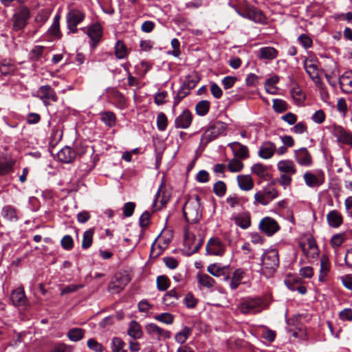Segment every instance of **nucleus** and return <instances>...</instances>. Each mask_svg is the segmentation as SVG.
<instances>
[{
  "mask_svg": "<svg viewBox=\"0 0 352 352\" xmlns=\"http://www.w3.org/2000/svg\"><path fill=\"white\" fill-rule=\"evenodd\" d=\"M263 301L260 297H247L243 299L238 309L243 314H256L263 309Z\"/></svg>",
  "mask_w": 352,
  "mask_h": 352,
  "instance_id": "f257e3e1",
  "label": "nucleus"
},
{
  "mask_svg": "<svg viewBox=\"0 0 352 352\" xmlns=\"http://www.w3.org/2000/svg\"><path fill=\"white\" fill-rule=\"evenodd\" d=\"M262 270L265 273L270 274L274 273L279 265L278 253L276 250H270L265 252L262 256Z\"/></svg>",
  "mask_w": 352,
  "mask_h": 352,
  "instance_id": "f03ea898",
  "label": "nucleus"
},
{
  "mask_svg": "<svg viewBox=\"0 0 352 352\" xmlns=\"http://www.w3.org/2000/svg\"><path fill=\"white\" fill-rule=\"evenodd\" d=\"M183 213L186 221L188 223H196L200 219L201 215L199 212L198 196H197L195 200H188L186 202L183 208Z\"/></svg>",
  "mask_w": 352,
  "mask_h": 352,
  "instance_id": "7ed1b4c3",
  "label": "nucleus"
},
{
  "mask_svg": "<svg viewBox=\"0 0 352 352\" xmlns=\"http://www.w3.org/2000/svg\"><path fill=\"white\" fill-rule=\"evenodd\" d=\"M225 129L226 127L223 122L219 121L214 122L202 134L201 143L207 144L210 142L215 140Z\"/></svg>",
  "mask_w": 352,
  "mask_h": 352,
  "instance_id": "20e7f679",
  "label": "nucleus"
},
{
  "mask_svg": "<svg viewBox=\"0 0 352 352\" xmlns=\"http://www.w3.org/2000/svg\"><path fill=\"white\" fill-rule=\"evenodd\" d=\"M278 197V192L271 185L265 187L262 190L256 192L254 195L255 201L261 205H267L272 199Z\"/></svg>",
  "mask_w": 352,
  "mask_h": 352,
  "instance_id": "39448f33",
  "label": "nucleus"
},
{
  "mask_svg": "<svg viewBox=\"0 0 352 352\" xmlns=\"http://www.w3.org/2000/svg\"><path fill=\"white\" fill-rule=\"evenodd\" d=\"M236 12L241 16L249 19L256 23H264L266 20L263 12L253 6H248L244 10H237Z\"/></svg>",
  "mask_w": 352,
  "mask_h": 352,
  "instance_id": "423d86ee",
  "label": "nucleus"
},
{
  "mask_svg": "<svg viewBox=\"0 0 352 352\" xmlns=\"http://www.w3.org/2000/svg\"><path fill=\"white\" fill-rule=\"evenodd\" d=\"M204 239L200 236L197 237L191 233H186L184 245L187 248V254L191 255L196 253L201 247Z\"/></svg>",
  "mask_w": 352,
  "mask_h": 352,
  "instance_id": "0eeeda50",
  "label": "nucleus"
},
{
  "mask_svg": "<svg viewBox=\"0 0 352 352\" xmlns=\"http://www.w3.org/2000/svg\"><path fill=\"white\" fill-rule=\"evenodd\" d=\"M306 185L311 188L318 187L324 182V174L322 170H317L315 172L307 171L303 175Z\"/></svg>",
  "mask_w": 352,
  "mask_h": 352,
  "instance_id": "6e6552de",
  "label": "nucleus"
},
{
  "mask_svg": "<svg viewBox=\"0 0 352 352\" xmlns=\"http://www.w3.org/2000/svg\"><path fill=\"white\" fill-rule=\"evenodd\" d=\"M37 94L45 106L50 105L52 102H55L58 100V96L55 91L50 85L40 87Z\"/></svg>",
  "mask_w": 352,
  "mask_h": 352,
  "instance_id": "1a4fd4ad",
  "label": "nucleus"
},
{
  "mask_svg": "<svg viewBox=\"0 0 352 352\" xmlns=\"http://www.w3.org/2000/svg\"><path fill=\"white\" fill-rule=\"evenodd\" d=\"M338 143L352 147V133L341 126H334L332 131Z\"/></svg>",
  "mask_w": 352,
  "mask_h": 352,
  "instance_id": "9d476101",
  "label": "nucleus"
},
{
  "mask_svg": "<svg viewBox=\"0 0 352 352\" xmlns=\"http://www.w3.org/2000/svg\"><path fill=\"white\" fill-rule=\"evenodd\" d=\"M207 271L214 276L222 277L225 282L230 279V265L221 266L219 264L214 263L208 266Z\"/></svg>",
  "mask_w": 352,
  "mask_h": 352,
  "instance_id": "9b49d317",
  "label": "nucleus"
},
{
  "mask_svg": "<svg viewBox=\"0 0 352 352\" xmlns=\"http://www.w3.org/2000/svg\"><path fill=\"white\" fill-rule=\"evenodd\" d=\"M294 159L302 166L310 167L313 164L312 155L305 147L294 151Z\"/></svg>",
  "mask_w": 352,
  "mask_h": 352,
  "instance_id": "f8f14e48",
  "label": "nucleus"
},
{
  "mask_svg": "<svg viewBox=\"0 0 352 352\" xmlns=\"http://www.w3.org/2000/svg\"><path fill=\"white\" fill-rule=\"evenodd\" d=\"M30 16V10L27 7L21 8L13 16L14 30H22L26 25Z\"/></svg>",
  "mask_w": 352,
  "mask_h": 352,
  "instance_id": "ddd939ff",
  "label": "nucleus"
},
{
  "mask_svg": "<svg viewBox=\"0 0 352 352\" xmlns=\"http://www.w3.org/2000/svg\"><path fill=\"white\" fill-rule=\"evenodd\" d=\"M208 254L222 256L226 251V246L218 238H211L206 247Z\"/></svg>",
  "mask_w": 352,
  "mask_h": 352,
  "instance_id": "4468645a",
  "label": "nucleus"
},
{
  "mask_svg": "<svg viewBox=\"0 0 352 352\" xmlns=\"http://www.w3.org/2000/svg\"><path fill=\"white\" fill-rule=\"evenodd\" d=\"M258 227L261 231L268 236L273 235L280 229L277 221L270 217L262 219L259 223Z\"/></svg>",
  "mask_w": 352,
  "mask_h": 352,
  "instance_id": "2eb2a0df",
  "label": "nucleus"
},
{
  "mask_svg": "<svg viewBox=\"0 0 352 352\" xmlns=\"http://www.w3.org/2000/svg\"><path fill=\"white\" fill-rule=\"evenodd\" d=\"M197 82V80H188L183 84V85L180 87L177 94L174 97L173 109H175V107L181 102L183 98L189 94L190 89L193 88L196 85Z\"/></svg>",
  "mask_w": 352,
  "mask_h": 352,
  "instance_id": "dca6fc26",
  "label": "nucleus"
},
{
  "mask_svg": "<svg viewBox=\"0 0 352 352\" xmlns=\"http://www.w3.org/2000/svg\"><path fill=\"white\" fill-rule=\"evenodd\" d=\"M192 121V115L191 112L185 109L175 120V126L177 129H188Z\"/></svg>",
  "mask_w": 352,
  "mask_h": 352,
  "instance_id": "f3484780",
  "label": "nucleus"
},
{
  "mask_svg": "<svg viewBox=\"0 0 352 352\" xmlns=\"http://www.w3.org/2000/svg\"><path fill=\"white\" fill-rule=\"evenodd\" d=\"M87 35L90 38L92 45L95 47L99 43L100 38L102 35V29L100 24L98 23L91 25L87 30Z\"/></svg>",
  "mask_w": 352,
  "mask_h": 352,
  "instance_id": "a211bd4d",
  "label": "nucleus"
},
{
  "mask_svg": "<svg viewBox=\"0 0 352 352\" xmlns=\"http://www.w3.org/2000/svg\"><path fill=\"white\" fill-rule=\"evenodd\" d=\"M147 333L153 336H157L160 339L163 338L168 339L170 338V332L168 330L164 329L154 323H149L145 327Z\"/></svg>",
  "mask_w": 352,
  "mask_h": 352,
  "instance_id": "6ab92c4d",
  "label": "nucleus"
},
{
  "mask_svg": "<svg viewBox=\"0 0 352 352\" xmlns=\"http://www.w3.org/2000/svg\"><path fill=\"white\" fill-rule=\"evenodd\" d=\"M85 14L79 10H71L67 14V25L77 26L85 19Z\"/></svg>",
  "mask_w": 352,
  "mask_h": 352,
  "instance_id": "aec40b11",
  "label": "nucleus"
},
{
  "mask_svg": "<svg viewBox=\"0 0 352 352\" xmlns=\"http://www.w3.org/2000/svg\"><path fill=\"white\" fill-rule=\"evenodd\" d=\"M245 274V271L242 268H237L233 272L230 280L228 281L231 290H236L239 287L242 283Z\"/></svg>",
  "mask_w": 352,
  "mask_h": 352,
  "instance_id": "412c9836",
  "label": "nucleus"
},
{
  "mask_svg": "<svg viewBox=\"0 0 352 352\" xmlns=\"http://www.w3.org/2000/svg\"><path fill=\"white\" fill-rule=\"evenodd\" d=\"M341 90L344 93H352V70L345 72L339 78Z\"/></svg>",
  "mask_w": 352,
  "mask_h": 352,
  "instance_id": "4be33fe9",
  "label": "nucleus"
},
{
  "mask_svg": "<svg viewBox=\"0 0 352 352\" xmlns=\"http://www.w3.org/2000/svg\"><path fill=\"white\" fill-rule=\"evenodd\" d=\"M78 153H79L73 150L71 147L65 146L58 152L57 157L59 161L63 163H70L75 159Z\"/></svg>",
  "mask_w": 352,
  "mask_h": 352,
  "instance_id": "5701e85b",
  "label": "nucleus"
},
{
  "mask_svg": "<svg viewBox=\"0 0 352 352\" xmlns=\"http://www.w3.org/2000/svg\"><path fill=\"white\" fill-rule=\"evenodd\" d=\"M228 146L232 149L235 157L242 160L249 157V150L246 146L234 142L230 143Z\"/></svg>",
  "mask_w": 352,
  "mask_h": 352,
  "instance_id": "b1692460",
  "label": "nucleus"
},
{
  "mask_svg": "<svg viewBox=\"0 0 352 352\" xmlns=\"http://www.w3.org/2000/svg\"><path fill=\"white\" fill-rule=\"evenodd\" d=\"M276 150V145L272 142H265L259 148L258 155L263 159L271 158Z\"/></svg>",
  "mask_w": 352,
  "mask_h": 352,
  "instance_id": "393cba45",
  "label": "nucleus"
},
{
  "mask_svg": "<svg viewBox=\"0 0 352 352\" xmlns=\"http://www.w3.org/2000/svg\"><path fill=\"white\" fill-rule=\"evenodd\" d=\"M10 299L16 307L25 305L27 300L23 288L19 287L13 290L10 295Z\"/></svg>",
  "mask_w": 352,
  "mask_h": 352,
  "instance_id": "a878e982",
  "label": "nucleus"
},
{
  "mask_svg": "<svg viewBox=\"0 0 352 352\" xmlns=\"http://www.w3.org/2000/svg\"><path fill=\"white\" fill-rule=\"evenodd\" d=\"M170 196L171 195L170 191L166 188L164 183L162 182L160 184L158 190L156 193V197L154 201V204L155 205L157 202L159 201L160 202L161 206L163 207L168 203L170 198Z\"/></svg>",
  "mask_w": 352,
  "mask_h": 352,
  "instance_id": "bb28decb",
  "label": "nucleus"
},
{
  "mask_svg": "<svg viewBox=\"0 0 352 352\" xmlns=\"http://www.w3.org/2000/svg\"><path fill=\"white\" fill-rule=\"evenodd\" d=\"M235 224L242 229H247L251 225V217L248 212L239 213L232 218Z\"/></svg>",
  "mask_w": 352,
  "mask_h": 352,
  "instance_id": "cd10ccee",
  "label": "nucleus"
},
{
  "mask_svg": "<svg viewBox=\"0 0 352 352\" xmlns=\"http://www.w3.org/2000/svg\"><path fill=\"white\" fill-rule=\"evenodd\" d=\"M327 220L331 228H338L343 223V217L336 210H332L327 214Z\"/></svg>",
  "mask_w": 352,
  "mask_h": 352,
  "instance_id": "c85d7f7f",
  "label": "nucleus"
},
{
  "mask_svg": "<svg viewBox=\"0 0 352 352\" xmlns=\"http://www.w3.org/2000/svg\"><path fill=\"white\" fill-rule=\"evenodd\" d=\"M239 187L241 190L248 191L254 188V184L252 178L249 175H240L236 177Z\"/></svg>",
  "mask_w": 352,
  "mask_h": 352,
  "instance_id": "c756f323",
  "label": "nucleus"
},
{
  "mask_svg": "<svg viewBox=\"0 0 352 352\" xmlns=\"http://www.w3.org/2000/svg\"><path fill=\"white\" fill-rule=\"evenodd\" d=\"M278 170L283 173L294 175L296 173L295 164L292 160H281L277 164Z\"/></svg>",
  "mask_w": 352,
  "mask_h": 352,
  "instance_id": "7c9ffc66",
  "label": "nucleus"
},
{
  "mask_svg": "<svg viewBox=\"0 0 352 352\" xmlns=\"http://www.w3.org/2000/svg\"><path fill=\"white\" fill-rule=\"evenodd\" d=\"M320 269L319 274V280L323 282L325 276L330 270V262L328 256L325 254L322 255L320 258Z\"/></svg>",
  "mask_w": 352,
  "mask_h": 352,
  "instance_id": "2f4dec72",
  "label": "nucleus"
},
{
  "mask_svg": "<svg viewBox=\"0 0 352 352\" xmlns=\"http://www.w3.org/2000/svg\"><path fill=\"white\" fill-rule=\"evenodd\" d=\"M197 278L198 284L208 289L213 287L216 283L214 279L207 274H198Z\"/></svg>",
  "mask_w": 352,
  "mask_h": 352,
  "instance_id": "473e14b6",
  "label": "nucleus"
},
{
  "mask_svg": "<svg viewBox=\"0 0 352 352\" xmlns=\"http://www.w3.org/2000/svg\"><path fill=\"white\" fill-rule=\"evenodd\" d=\"M127 334L133 339H140L142 338L143 333L141 326L138 322L133 320L130 322Z\"/></svg>",
  "mask_w": 352,
  "mask_h": 352,
  "instance_id": "72a5a7b5",
  "label": "nucleus"
},
{
  "mask_svg": "<svg viewBox=\"0 0 352 352\" xmlns=\"http://www.w3.org/2000/svg\"><path fill=\"white\" fill-rule=\"evenodd\" d=\"M278 55V51L272 47H264L259 50L258 58L261 59H274Z\"/></svg>",
  "mask_w": 352,
  "mask_h": 352,
  "instance_id": "f704fd0d",
  "label": "nucleus"
},
{
  "mask_svg": "<svg viewBox=\"0 0 352 352\" xmlns=\"http://www.w3.org/2000/svg\"><path fill=\"white\" fill-rule=\"evenodd\" d=\"M304 67L309 77L313 80H315L316 82H318L319 79L317 66L311 63V61L308 62L307 60H305L304 63Z\"/></svg>",
  "mask_w": 352,
  "mask_h": 352,
  "instance_id": "c9c22d12",
  "label": "nucleus"
},
{
  "mask_svg": "<svg viewBox=\"0 0 352 352\" xmlns=\"http://www.w3.org/2000/svg\"><path fill=\"white\" fill-rule=\"evenodd\" d=\"M48 33L52 36L60 38L61 36V33L60 30V16L56 14L53 20V23L51 27L48 30Z\"/></svg>",
  "mask_w": 352,
  "mask_h": 352,
  "instance_id": "e433bc0d",
  "label": "nucleus"
},
{
  "mask_svg": "<svg viewBox=\"0 0 352 352\" xmlns=\"http://www.w3.org/2000/svg\"><path fill=\"white\" fill-rule=\"evenodd\" d=\"M125 342L118 337H114L111 341V349L112 352H128L125 349Z\"/></svg>",
  "mask_w": 352,
  "mask_h": 352,
  "instance_id": "4c0bfd02",
  "label": "nucleus"
},
{
  "mask_svg": "<svg viewBox=\"0 0 352 352\" xmlns=\"http://www.w3.org/2000/svg\"><path fill=\"white\" fill-rule=\"evenodd\" d=\"M85 335V330L80 328H72L67 333V338L73 342L81 340Z\"/></svg>",
  "mask_w": 352,
  "mask_h": 352,
  "instance_id": "58836bf2",
  "label": "nucleus"
},
{
  "mask_svg": "<svg viewBox=\"0 0 352 352\" xmlns=\"http://www.w3.org/2000/svg\"><path fill=\"white\" fill-rule=\"evenodd\" d=\"M251 170L252 173L263 179H267L270 175L267 167L261 163L254 164Z\"/></svg>",
  "mask_w": 352,
  "mask_h": 352,
  "instance_id": "ea45409f",
  "label": "nucleus"
},
{
  "mask_svg": "<svg viewBox=\"0 0 352 352\" xmlns=\"http://www.w3.org/2000/svg\"><path fill=\"white\" fill-rule=\"evenodd\" d=\"M101 120L109 127H113L116 125V117L111 111H105L100 113Z\"/></svg>",
  "mask_w": 352,
  "mask_h": 352,
  "instance_id": "a19ab883",
  "label": "nucleus"
},
{
  "mask_svg": "<svg viewBox=\"0 0 352 352\" xmlns=\"http://www.w3.org/2000/svg\"><path fill=\"white\" fill-rule=\"evenodd\" d=\"M94 234V228H90L86 230L83 233L82 236V248L83 249H87L90 248L93 243V236Z\"/></svg>",
  "mask_w": 352,
  "mask_h": 352,
  "instance_id": "79ce46f5",
  "label": "nucleus"
},
{
  "mask_svg": "<svg viewBox=\"0 0 352 352\" xmlns=\"http://www.w3.org/2000/svg\"><path fill=\"white\" fill-rule=\"evenodd\" d=\"M179 295L175 289L168 292L163 298V302L166 305H174L179 299Z\"/></svg>",
  "mask_w": 352,
  "mask_h": 352,
  "instance_id": "37998d69",
  "label": "nucleus"
},
{
  "mask_svg": "<svg viewBox=\"0 0 352 352\" xmlns=\"http://www.w3.org/2000/svg\"><path fill=\"white\" fill-rule=\"evenodd\" d=\"M210 104L208 100H201L195 106V111L198 116H206L210 109Z\"/></svg>",
  "mask_w": 352,
  "mask_h": 352,
  "instance_id": "c03bdc74",
  "label": "nucleus"
},
{
  "mask_svg": "<svg viewBox=\"0 0 352 352\" xmlns=\"http://www.w3.org/2000/svg\"><path fill=\"white\" fill-rule=\"evenodd\" d=\"M128 51L125 44L122 41H118L115 45V55L118 59L126 57Z\"/></svg>",
  "mask_w": 352,
  "mask_h": 352,
  "instance_id": "a18cd8bd",
  "label": "nucleus"
},
{
  "mask_svg": "<svg viewBox=\"0 0 352 352\" xmlns=\"http://www.w3.org/2000/svg\"><path fill=\"white\" fill-rule=\"evenodd\" d=\"M191 333L192 329L188 327H184L181 331L176 333L175 340L179 344H184Z\"/></svg>",
  "mask_w": 352,
  "mask_h": 352,
  "instance_id": "49530a36",
  "label": "nucleus"
},
{
  "mask_svg": "<svg viewBox=\"0 0 352 352\" xmlns=\"http://www.w3.org/2000/svg\"><path fill=\"white\" fill-rule=\"evenodd\" d=\"M3 215L10 221H16L19 219L16 209L11 206H6L3 208Z\"/></svg>",
  "mask_w": 352,
  "mask_h": 352,
  "instance_id": "de8ad7c7",
  "label": "nucleus"
},
{
  "mask_svg": "<svg viewBox=\"0 0 352 352\" xmlns=\"http://www.w3.org/2000/svg\"><path fill=\"white\" fill-rule=\"evenodd\" d=\"M15 67L9 61L3 60L0 65V73L3 76H9L14 72Z\"/></svg>",
  "mask_w": 352,
  "mask_h": 352,
  "instance_id": "09e8293b",
  "label": "nucleus"
},
{
  "mask_svg": "<svg viewBox=\"0 0 352 352\" xmlns=\"http://www.w3.org/2000/svg\"><path fill=\"white\" fill-rule=\"evenodd\" d=\"M228 168L232 173L239 172L243 169V164L239 159L233 158L229 162Z\"/></svg>",
  "mask_w": 352,
  "mask_h": 352,
  "instance_id": "8fccbe9b",
  "label": "nucleus"
},
{
  "mask_svg": "<svg viewBox=\"0 0 352 352\" xmlns=\"http://www.w3.org/2000/svg\"><path fill=\"white\" fill-rule=\"evenodd\" d=\"M157 287L160 291H165L170 286V280L166 276H159L156 280Z\"/></svg>",
  "mask_w": 352,
  "mask_h": 352,
  "instance_id": "3c124183",
  "label": "nucleus"
},
{
  "mask_svg": "<svg viewBox=\"0 0 352 352\" xmlns=\"http://www.w3.org/2000/svg\"><path fill=\"white\" fill-rule=\"evenodd\" d=\"M155 320L166 324H171L174 321V316L170 313H162L154 316Z\"/></svg>",
  "mask_w": 352,
  "mask_h": 352,
  "instance_id": "603ef678",
  "label": "nucleus"
},
{
  "mask_svg": "<svg viewBox=\"0 0 352 352\" xmlns=\"http://www.w3.org/2000/svg\"><path fill=\"white\" fill-rule=\"evenodd\" d=\"M226 185L222 181L217 182L213 186V192L217 196L219 197H221L225 195L226 192Z\"/></svg>",
  "mask_w": 352,
  "mask_h": 352,
  "instance_id": "864d4df0",
  "label": "nucleus"
},
{
  "mask_svg": "<svg viewBox=\"0 0 352 352\" xmlns=\"http://www.w3.org/2000/svg\"><path fill=\"white\" fill-rule=\"evenodd\" d=\"M126 285V283H123L121 280L116 278L112 280L109 285V290L113 293H119L122 290Z\"/></svg>",
  "mask_w": 352,
  "mask_h": 352,
  "instance_id": "5fc2aeb1",
  "label": "nucleus"
},
{
  "mask_svg": "<svg viewBox=\"0 0 352 352\" xmlns=\"http://www.w3.org/2000/svg\"><path fill=\"white\" fill-rule=\"evenodd\" d=\"M273 108L276 112L283 113L287 110L288 105L287 102L281 99H274L273 100Z\"/></svg>",
  "mask_w": 352,
  "mask_h": 352,
  "instance_id": "6e6d98bb",
  "label": "nucleus"
},
{
  "mask_svg": "<svg viewBox=\"0 0 352 352\" xmlns=\"http://www.w3.org/2000/svg\"><path fill=\"white\" fill-rule=\"evenodd\" d=\"M291 96L294 100L299 104L303 102L305 99L304 93L298 87L293 88L291 90Z\"/></svg>",
  "mask_w": 352,
  "mask_h": 352,
  "instance_id": "4d7b16f0",
  "label": "nucleus"
},
{
  "mask_svg": "<svg viewBox=\"0 0 352 352\" xmlns=\"http://www.w3.org/2000/svg\"><path fill=\"white\" fill-rule=\"evenodd\" d=\"M168 120L166 116L161 112L157 116V126L158 130L163 131L166 129Z\"/></svg>",
  "mask_w": 352,
  "mask_h": 352,
  "instance_id": "13d9d810",
  "label": "nucleus"
},
{
  "mask_svg": "<svg viewBox=\"0 0 352 352\" xmlns=\"http://www.w3.org/2000/svg\"><path fill=\"white\" fill-rule=\"evenodd\" d=\"M345 239L344 233L336 234L332 236L330 243L333 248H338L344 242Z\"/></svg>",
  "mask_w": 352,
  "mask_h": 352,
  "instance_id": "bf43d9fd",
  "label": "nucleus"
},
{
  "mask_svg": "<svg viewBox=\"0 0 352 352\" xmlns=\"http://www.w3.org/2000/svg\"><path fill=\"white\" fill-rule=\"evenodd\" d=\"M60 244L64 250H70L74 247V240L70 235H65L61 239Z\"/></svg>",
  "mask_w": 352,
  "mask_h": 352,
  "instance_id": "052dcab7",
  "label": "nucleus"
},
{
  "mask_svg": "<svg viewBox=\"0 0 352 352\" xmlns=\"http://www.w3.org/2000/svg\"><path fill=\"white\" fill-rule=\"evenodd\" d=\"M135 208V204L133 202L125 203L123 206V214L125 217H131L134 212Z\"/></svg>",
  "mask_w": 352,
  "mask_h": 352,
  "instance_id": "680f3d73",
  "label": "nucleus"
},
{
  "mask_svg": "<svg viewBox=\"0 0 352 352\" xmlns=\"http://www.w3.org/2000/svg\"><path fill=\"white\" fill-rule=\"evenodd\" d=\"M197 302V301L196 298L191 293L187 294L184 298V303L188 308L190 309L195 307Z\"/></svg>",
  "mask_w": 352,
  "mask_h": 352,
  "instance_id": "e2e57ef3",
  "label": "nucleus"
},
{
  "mask_svg": "<svg viewBox=\"0 0 352 352\" xmlns=\"http://www.w3.org/2000/svg\"><path fill=\"white\" fill-rule=\"evenodd\" d=\"M298 41L305 48H309L313 44L312 39L305 34H300L298 38Z\"/></svg>",
  "mask_w": 352,
  "mask_h": 352,
  "instance_id": "0e129e2a",
  "label": "nucleus"
},
{
  "mask_svg": "<svg viewBox=\"0 0 352 352\" xmlns=\"http://www.w3.org/2000/svg\"><path fill=\"white\" fill-rule=\"evenodd\" d=\"M87 346L90 349L96 352H102L104 350L103 346L92 338L87 341Z\"/></svg>",
  "mask_w": 352,
  "mask_h": 352,
  "instance_id": "69168bd1",
  "label": "nucleus"
},
{
  "mask_svg": "<svg viewBox=\"0 0 352 352\" xmlns=\"http://www.w3.org/2000/svg\"><path fill=\"white\" fill-rule=\"evenodd\" d=\"M318 88L320 91V94L321 96V98L323 101L326 102L329 98V94L327 91V87L324 85L323 82L318 80V82H316Z\"/></svg>",
  "mask_w": 352,
  "mask_h": 352,
  "instance_id": "338daca9",
  "label": "nucleus"
},
{
  "mask_svg": "<svg viewBox=\"0 0 352 352\" xmlns=\"http://www.w3.org/2000/svg\"><path fill=\"white\" fill-rule=\"evenodd\" d=\"M237 78L234 76H228L222 80V85L225 89L231 88L236 82Z\"/></svg>",
  "mask_w": 352,
  "mask_h": 352,
  "instance_id": "774afa93",
  "label": "nucleus"
}]
</instances>
